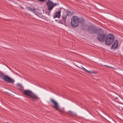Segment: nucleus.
<instances>
[{"label":"nucleus","instance_id":"obj_1","mask_svg":"<svg viewBox=\"0 0 123 123\" xmlns=\"http://www.w3.org/2000/svg\"><path fill=\"white\" fill-rule=\"evenodd\" d=\"M98 35L97 38L99 41L101 42H104L105 41L107 34L104 32V31L102 29L97 34Z\"/></svg>","mask_w":123,"mask_h":123},{"label":"nucleus","instance_id":"obj_2","mask_svg":"<svg viewBox=\"0 0 123 123\" xmlns=\"http://www.w3.org/2000/svg\"><path fill=\"white\" fill-rule=\"evenodd\" d=\"M0 73V78L2 79L5 82L9 83H14L15 82L14 80L8 75L4 74L2 72H1Z\"/></svg>","mask_w":123,"mask_h":123},{"label":"nucleus","instance_id":"obj_3","mask_svg":"<svg viewBox=\"0 0 123 123\" xmlns=\"http://www.w3.org/2000/svg\"><path fill=\"white\" fill-rule=\"evenodd\" d=\"M80 22L78 17L76 16H74L71 19V25L73 27L75 28L78 26Z\"/></svg>","mask_w":123,"mask_h":123},{"label":"nucleus","instance_id":"obj_4","mask_svg":"<svg viewBox=\"0 0 123 123\" xmlns=\"http://www.w3.org/2000/svg\"><path fill=\"white\" fill-rule=\"evenodd\" d=\"M23 93L24 95L31 97L33 100L39 99V98L37 95L34 93L32 91L29 90H24L23 92Z\"/></svg>","mask_w":123,"mask_h":123},{"label":"nucleus","instance_id":"obj_5","mask_svg":"<svg viewBox=\"0 0 123 123\" xmlns=\"http://www.w3.org/2000/svg\"><path fill=\"white\" fill-rule=\"evenodd\" d=\"M114 40V35L112 34H109L107 35L105 41V44L107 45H110L113 43Z\"/></svg>","mask_w":123,"mask_h":123},{"label":"nucleus","instance_id":"obj_6","mask_svg":"<svg viewBox=\"0 0 123 123\" xmlns=\"http://www.w3.org/2000/svg\"><path fill=\"white\" fill-rule=\"evenodd\" d=\"M47 6V9L49 10H51L56 5H58L59 3H54L50 0H48V1L46 3Z\"/></svg>","mask_w":123,"mask_h":123},{"label":"nucleus","instance_id":"obj_7","mask_svg":"<svg viewBox=\"0 0 123 123\" xmlns=\"http://www.w3.org/2000/svg\"><path fill=\"white\" fill-rule=\"evenodd\" d=\"M50 100L51 103L54 105L52 106L53 108L55 109L56 111H58L61 114L63 113V111L60 109L59 105L56 101L52 99H51Z\"/></svg>","mask_w":123,"mask_h":123},{"label":"nucleus","instance_id":"obj_8","mask_svg":"<svg viewBox=\"0 0 123 123\" xmlns=\"http://www.w3.org/2000/svg\"><path fill=\"white\" fill-rule=\"evenodd\" d=\"M90 33L91 34H95L98 33L102 29L100 28H97L92 25H91L90 27Z\"/></svg>","mask_w":123,"mask_h":123},{"label":"nucleus","instance_id":"obj_9","mask_svg":"<svg viewBox=\"0 0 123 123\" xmlns=\"http://www.w3.org/2000/svg\"><path fill=\"white\" fill-rule=\"evenodd\" d=\"M85 21L84 19H81L80 20V22L82 23L81 25V27L84 30H86V31H90V26L88 25L83 24L82 23Z\"/></svg>","mask_w":123,"mask_h":123},{"label":"nucleus","instance_id":"obj_10","mask_svg":"<svg viewBox=\"0 0 123 123\" xmlns=\"http://www.w3.org/2000/svg\"><path fill=\"white\" fill-rule=\"evenodd\" d=\"M72 14V13L68 10H67L66 11L64 12L62 15V18L63 20L64 21V23H65L66 20L67 16H70Z\"/></svg>","mask_w":123,"mask_h":123},{"label":"nucleus","instance_id":"obj_11","mask_svg":"<svg viewBox=\"0 0 123 123\" xmlns=\"http://www.w3.org/2000/svg\"><path fill=\"white\" fill-rule=\"evenodd\" d=\"M63 9L62 8H60L58 12L55 13L53 17L54 18H59L61 16V9Z\"/></svg>","mask_w":123,"mask_h":123},{"label":"nucleus","instance_id":"obj_12","mask_svg":"<svg viewBox=\"0 0 123 123\" xmlns=\"http://www.w3.org/2000/svg\"><path fill=\"white\" fill-rule=\"evenodd\" d=\"M118 40H116L111 46V49H113L114 50L116 49L118 47Z\"/></svg>","mask_w":123,"mask_h":123},{"label":"nucleus","instance_id":"obj_13","mask_svg":"<svg viewBox=\"0 0 123 123\" xmlns=\"http://www.w3.org/2000/svg\"><path fill=\"white\" fill-rule=\"evenodd\" d=\"M38 10L36 9H35V11H34V13L35 14L38 16H40L42 14V13L41 12H40L37 11Z\"/></svg>","mask_w":123,"mask_h":123},{"label":"nucleus","instance_id":"obj_14","mask_svg":"<svg viewBox=\"0 0 123 123\" xmlns=\"http://www.w3.org/2000/svg\"><path fill=\"white\" fill-rule=\"evenodd\" d=\"M81 67L83 69H84L87 72H89V73H94V74H95V73H97V72H95V71H88L87 70H86V69H85V68H83V67H82V66H81Z\"/></svg>","mask_w":123,"mask_h":123},{"label":"nucleus","instance_id":"obj_15","mask_svg":"<svg viewBox=\"0 0 123 123\" xmlns=\"http://www.w3.org/2000/svg\"><path fill=\"white\" fill-rule=\"evenodd\" d=\"M62 19H63V18ZM62 21H63V20H59V22H58V23H60V24H63V22H62Z\"/></svg>","mask_w":123,"mask_h":123},{"label":"nucleus","instance_id":"obj_16","mask_svg":"<svg viewBox=\"0 0 123 123\" xmlns=\"http://www.w3.org/2000/svg\"><path fill=\"white\" fill-rule=\"evenodd\" d=\"M35 9H32V8H31L30 11L31 12H34V11H35Z\"/></svg>","mask_w":123,"mask_h":123},{"label":"nucleus","instance_id":"obj_17","mask_svg":"<svg viewBox=\"0 0 123 123\" xmlns=\"http://www.w3.org/2000/svg\"><path fill=\"white\" fill-rule=\"evenodd\" d=\"M50 11H51L49 10V12L47 13L46 12V13L49 16H50Z\"/></svg>","mask_w":123,"mask_h":123},{"label":"nucleus","instance_id":"obj_18","mask_svg":"<svg viewBox=\"0 0 123 123\" xmlns=\"http://www.w3.org/2000/svg\"><path fill=\"white\" fill-rule=\"evenodd\" d=\"M31 8L30 7H27L26 8L29 11H30V10L31 9Z\"/></svg>","mask_w":123,"mask_h":123},{"label":"nucleus","instance_id":"obj_19","mask_svg":"<svg viewBox=\"0 0 123 123\" xmlns=\"http://www.w3.org/2000/svg\"><path fill=\"white\" fill-rule=\"evenodd\" d=\"M17 86H19V87H22V86L21 85L19 84H17Z\"/></svg>","mask_w":123,"mask_h":123},{"label":"nucleus","instance_id":"obj_20","mask_svg":"<svg viewBox=\"0 0 123 123\" xmlns=\"http://www.w3.org/2000/svg\"><path fill=\"white\" fill-rule=\"evenodd\" d=\"M40 2H44L46 0H38Z\"/></svg>","mask_w":123,"mask_h":123},{"label":"nucleus","instance_id":"obj_21","mask_svg":"<svg viewBox=\"0 0 123 123\" xmlns=\"http://www.w3.org/2000/svg\"><path fill=\"white\" fill-rule=\"evenodd\" d=\"M105 66H106V67H109V68H112V67H110V66H107V65H105Z\"/></svg>","mask_w":123,"mask_h":123},{"label":"nucleus","instance_id":"obj_22","mask_svg":"<svg viewBox=\"0 0 123 123\" xmlns=\"http://www.w3.org/2000/svg\"><path fill=\"white\" fill-rule=\"evenodd\" d=\"M122 110H123V108H122Z\"/></svg>","mask_w":123,"mask_h":123},{"label":"nucleus","instance_id":"obj_23","mask_svg":"<svg viewBox=\"0 0 123 123\" xmlns=\"http://www.w3.org/2000/svg\"><path fill=\"white\" fill-rule=\"evenodd\" d=\"M42 12H43L44 13V11L43 10H42Z\"/></svg>","mask_w":123,"mask_h":123},{"label":"nucleus","instance_id":"obj_24","mask_svg":"<svg viewBox=\"0 0 123 123\" xmlns=\"http://www.w3.org/2000/svg\"><path fill=\"white\" fill-rule=\"evenodd\" d=\"M30 0V1H33V0Z\"/></svg>","mask_w":123,"mask_h":123},{"label":"nucleus","instance_id":"obj_25","mask_svg":"<svg viewBox=\"0 0 123 123\" xmlns=\"http://www.w3.org/2000/svg\"><path fill=\"white\" fill-rule=\"evenodd\" d=\"M115 122V123H117V122Z\"/></svg>","mask_w":123,"mask_h":123},{"label":"nucleus","instance_id":"obj_26","mask_svg":"<svg viewBox=\"0 0 123 123\" xmlns=\"http://www.w3.org/2000/svg\"><path fill=\"white\" fill-rule=\"evenodd\" d=\"M55 20L56 21H57V20Z\"/></svg>","mask_w":123,"mask_h":123}]
</instances>
